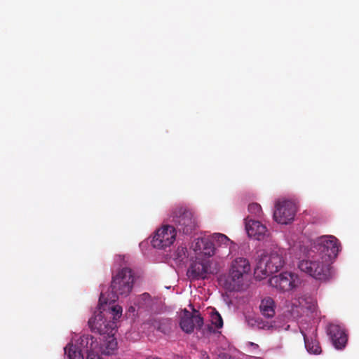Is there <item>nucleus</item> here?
Masks as SVG:
<instances>
[{"mask_svg": "<svg viewBox=\"0 0 359 359\" xmlns=\"http://www.w3.org/2000/svg\"><path fill=\"white\" fill-rule=\"evenodd\" d=\"M117 347V341L115 339L111 338L110 339L106 345L104 353L107 355H111L113 353L114 351L116 349Z\"/></svg>", "mask_w": 359, "mask_h": 359, "instance_id": "24", "label": "nucleus"}, {"mask_svg": "<svg viewBox=\"0 0 359 359\" xmlns=\"http://www.w3.org/2000/svg\"><path fill=\"white\" fill-rule=\"evenodd\" d=\"M224 301H225L228 304H229L231 303V302H229V301H228V299H226L225 297H224Z\"/></svg>", "mask_w": 359, "mask_h": 359, "instance_id": "27", "label": "nucleus"}, {"mask_svg": "<svg viewBox=\"0 0 359 359\" xmlns=\"http://www.w3.org/2000/svg\"><path fill=\"white\" fill-rule=\"evenodd\" d=\"M187 257V250L185 247L180 246L172 255L173 259L181 262Z\"/></svg>", "mask_w": 359, "mask_h": 359, "instance_id": "23", "label": "nucleus"}, {"mask_svg": "<svg viewBox=\"0 0 359 359\" xmlns=\"http://www.w3.org/2000/svg\"><path fill=\"white\" fill-rule=\"evenodd\" d=\"M175 215L179 218L180 225L192 227L195 224L194 213L187 207H178L175 211Z\"/></svg>", "mask_w": 359, "mask_h": 359, "instance_id": "18", "label": "nucleus"}, {"mask_svg": "<svg viewBox=\"0 0 359 359\" xmlns=\"http://www.w3.org/2000/svg\"><path fill=\"white\" fill-rule=\"evenodd\" d=\"M202 325L203 319L198 311L184 309L180 313V326L184 332H192L194 329L200 328Z\"/></svg>", "mask_w": 359, "mask_h": 359, "instance_id": "13", "label": "nucleus"}, {"mask_svg": "<svg viewBox=\"0 0 359 359\" xmlns=\"http://www.w3.org/2000/svg\"><path fill=\"white\" fill-rule=\"evenodd\" d=\"M331 262L324 258L323 255L315 252V250L309 252L306 259L298 264L299 270L312 278L325 281L332 276Z\"/></svg>", "mask_w": 359, "mask_h": 359, "instance_id": "3", "label": "nucleus"}, {"mask_svg": "<svg viewBox=\"0 0 359 359\" xmlns=\"http://www.w3.org/2000/svg\"><path fill=\"white\" fill-rule=\"evenodd\" d=\"M292 308H300L302 310H306L311 314L317 313V302L315 297L310 294H304L294 299L291 302Z\"/></svg>", "mask_w": 359, "mask_h": 359, "instance_id": "15", "label": "nucleus"}, {"mask_svg": "<svg viewBox=\"0 0 359 359\" xmlns=\"http://www.w3.org/2000/svg\"><path fill=\"white\" fill-rule=\"evenodd\" d=\"M176 232L173 226L165 225L158 229V245L166 247L171 245L175 239Z\"/></svg>", "mask_w": 359, "mask_h": 359, "instance_id": "17", "label": "nucleus"}, {"mask_svg": "<svg viewBox=\"0 0 359 359\" xmlns=\"http://www.w3.org/2000/svg\"><path fill=\"white\" fill-rule=\"evenodd\" d=\"M283 251L279 248H267L259 250L257 254L255 276L262 280L278 272L285 265Z\"/></svg>", "mask_w": 359, "mask_h": 359, "instance_id": "2", "label": "nucleus"}, {"mask_svg": "<svg viewBox=\"0 0 359 359\" xmlns=\"http://www.w3.org/2000/svg\"><path fill=\"white\" fill-rule=\"evenodd\" d=\"M134 281V273L130 268L125 267L118 270L112 276L111 289L113 297L111 298L109 302L114 304L116 298L119 296L127 297L132 291Z\"/></svg>", "mask_w": 359, "mask_h": 359, "instance_id": "6", "label": "nucleus"}, {"mask_svg": "<svg viewBox=\"0 0 359 359\" xmlns=\"http://www.w3.org/2000/svg\"><path fill=\"white\" fill-rule=\"evenodd\" d=\"M249 346L252 348V351H255L258 348V346L254 343H249Z\"/></svg>", "mask_w": 359, "mask_h": 359, "instance_id": "26", "label": "nucleus"}, {"mask_svg": "<svg viewBox=\"0 0 359 359\" xmlns=\"http://www.w3.org/2000/svg\"><path fill=\"white\" fill-rule=\"evenodd\" d=\"M248 211L253 215H259L262 212V208L259 204L256 203H250L248 206Z\"/></svg>", "mask_w": 359, "mask_h": 359, "instance_id": "25", "label": "nucleus"}, {"mask_svg": "<svg viewBox=\"0 0 359 359\" xmlns=\"http://www.w3.org/2000/svg\"><path fill=\"white\" fill-rule=\"evenodd\" d=\"M269 283L277 290L285 292L293 291L299 287L302 284V278L294 272L284 271L271 277Z\"/></svg>", "mask_w": 359, "mask_h": 359, "instance_id": "9", "label": "nucleus"}, {"mask_svg": "<svg viewBox=\"0 0 359 359\" xmlns=\"http://www.w3.org/2000/svg\"><path fill=\"white\" fill-rule=\"evenodd\" d=\"M152 236L153 237L151 238H149L140 243V248L145 256H149L153 252H156L157 246V239L156 238L157 236V229L153 232Z\"/></svg>", "mask_w": 359, "mask_h": 359, "instance_id": "19", "label": "nucleus"}, {"mask_svg": "<svg viewBox=\"0 0 359 359\" xmlns=\"http://www.w3.org/2000/svg\"><path fill=\"white\" fill-rule=\"evenodd\" d=\"M80 346L81 347H77L72 344L67 345L65 348V353L69 359H84L81 348H83V351L88 353L87 359H102L99 355L93 352L97 348V344L95 343L93 336L87 334L81 337Z\"/></svg>", "mask_w": 359, "mask_h": 359, "instance_id": "7", "label": "nucleus"}, {"mask_svg": "<svg viewBox=\"0 0 359 359\" xmlns=\"http://www.w3.org/2000/svg\"><path fill=\"white\" fill-rule=\"evenodd\" d=\"M207 313L210 317V320L216 328H221L223 326V320L220 314L212 308H210L207 311Z\"/></svg>", "mask_w": 359, "mask_h": 359, "instance_id": "21", "label": "nucleus"}, {"mask_svg": "<svg viewBox=\"0 0 359 359\" xmlns=\"http://www.w3.org/2000/svg\"><path fill=\"white\" fill-rule=\"evenodd\" d=\"M151 297L149 293H143L137 299V304L140 308H149L151 305Z\"/></svg>", "mask_w": 359, "mask_h": 359, "instance_id": "22", "label": "nucleus"}, {"mask_svg": "<svg viewBox=\"0 0 359 359\" xmlns=\"http://www.w3.org/2000/svg\"><path fill=\"white\" fill-rule=\"evenodd\" d=\"M260 309L263 315L266 317H272L275 313L274 301L271 297H266L262 299L260 304Z\"/></svg>", "mask_w": 359, "mask_h": 359, "instance_id": "20", "label": "nucleus"}, {"mask_svg": "<svg viewBox=\"0 0 359 359\" xmlns=\"http://www.w3.org/2000/svg\"><path fill=\"white\" fill-rule=\"evenodd\" d=\"M297 212L295 202L291 199H283L276 203L273 219L279 224L292 223Z\"/></svg>", "mask_w": 359, "mask_h": 359, "instance_id": "12", "label": "nucleus"}, {"mask_svg": "<svg viewBox=\"0 0 359 359\" xmlns=\"http://www.w3.org/2000/svg\"><path fill=\"white\" fill-rule=\"evenodd\" d=\"M311 250H315V252L323 255L324 258L332 262L339 251V243L334 236H322L315 241Z\"/></svg>", "mask_w": 359, "mask_h": 359, "instance_id": "10", "label": "nucleus"}, {"mask_svg": "<svg viewBox=\"0 0 359 359\" xmlns=\"http://www.w3.org/2000/svg\"><path fill=\"white\" fill-rule=\"evenodd\" d=\"M122 316V307L117 304L107 302L104 295L101 293L99 307L94 316L88 320L90 330L101 335L113 337L117 327V320Z\"/></svg>", "mask_w": 359, "mask_h": 359, "instance_id": "1", "label": "nucleus"}, {"mask_svg": "<svg viewBox=\"0 0 359 359\" xmlns=\"http://www.w3.org/2000/svg\"><path fill=\"white\" fill-rule=\"evenodd\" d=\"M192 251L195 253L196 259L188 271L190 278L205 279L210 275L216 273L217 269L212 266V262L210 259V257L205 256L203 253H199V251L197 250Z\"/></svg>", "mask_w": 359, "mask_h": 359, "instance_id": "8", "label": "nucleus"}, {"mask_svg": "<svg viewBox=\"0 0 359 359\" xmlns=\"http://www.w3.org/2000/svg\"><path fill=\"white\" fill-rule=\"evenodd\" d=\"M298 327L302 334L306 351L310 354L319 355L322 352L321 347L316 339V329L311 323L302 318L298 321Z\"/></svg>", "mask_w": 359, "mask_h": 359, "instance_id": "11", "label": "nucleus"}, {"mask_svg": "<svg viewBox=\"0 0 359 359\" xmlns=\"http://www.w3.org/2000/svg\"><path fill=\"white\" fill-rule=\"evenodd\" d=\"M245 231L248 236L257 240H263L269 236L270 233L265 225L260 222L250 218L245 219Z\"/></svg>", "mask_w": 359, "mask_h": 359, "instance_id": "14", "label": "nucleus"}, {"mask_svg": "<svg viewBox=\"0 0 359 359\" xmlns=\"http://www.w3.org/2000/svg\"><path fill=\"white\" fill-rule=\"evenodd\" d=\"M328 332L336 348L341 349L346 346L347 337L340 326L332 325L330 326Z\"/></svg>", "mask_w": 359, "mask_h": 359, "instance_id": "16", "label": "nucleus"}, {"mask_svg": "<svg viewBox=\"0 0 359 359\" xmlns=\"http://www.w3.org/2000/svg\"><path fill=\"white\" fill-rule=\"evenodd\" d=\"M234 243L226 235L221 233H215L210 236L201 237L195 239L191 245V250L199 251L205 256L212 257L215 253V246L220 248H229Z\"/></svg>", "mask_w": 359, "mask_h": 359, "instance_id": "5", "label": "nucleus"}, {"mask_svg": "<svg viewBox=\"0 0 359 359\" xmlns=\"http://www.w3.org/2000/svg\"><path fill=\"white\" fill-rule=\"evenodd\" d=\"M250 271V265L246 259L236 258L231 264L229 273L219 278V285L226 291H238L243 287L244 276Z\"/></svg>", "mask_w": 359, "mask_h": 359, "instance_id": "4", "label": "nucleus"}]
</instances>
